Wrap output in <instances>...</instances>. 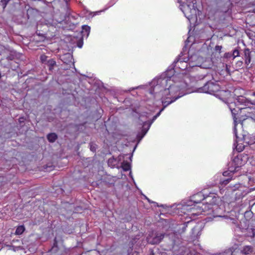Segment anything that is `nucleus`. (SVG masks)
<instances>
[{
  "label": "nucleus",
  "mask_w": 255,
  "mask_h": 255,
  "mask_svg": "<svg viewBox=\"0 0 255 255\" xmlns=\"http://www.w3.org/2000/svg\"><path fill=\"white\" fill-rule=\"evenodd\" d=\"M24 226H19L16 228L15 234L17 235H20L24 232Z\"/></svg>",
  "instance_id": "20"
},
{
  "label": "nucleus",
  "mask_w": 255,
  "mask_h": 255,
  "mask_svg": "<svg viewBox=\"0 0 255 255\" xmlns=\"http://www.w3.org/2000/svg\"><path fill=\"white\" fill-rule=\"evenodd\" d=\"M190 222H185L184 223V224H183V226L182 227V231H180V230H179V232L180 233H184L185 230H186V229L187 227V224H189Z\"/></svg>",
  "instance_id": "29"
},
{
  "label": "nucleus",
  "mask_w": 255,
  "mask_h": 255,
  "mask_svg": "<svg viewBox=\"0 0 255 255\" xmlns=\"http://www.w3.org/2000/svg\"><path fill=\"white\" fill-rule=\"evenodd\" d=\"M215 198L214 200L212 199V198H210L208 199H205L206 201V204L202 203L199 206H196L194 205V206L193 207H191L190 208V212L192 211H196V212H193V214H201L202 212H206L207 211H209L211 209L212 205L215 204L217 201V198L215 195Z\"/></svg>",
  "instance_id": "6"
},
{
  "label": "nucleus",
  "mask_w": 255,
  "mask_h": 255,
  "mask_svg": "<svg viewBox=\"0 0 255 255\" xmlns=\"http://www.w3.org/2000/svg\"><path fill=\"white\" fill-rule=\"evenodd\" d=\"M164 110V108H162L156 114V117H158L160 115L161 113Z\"/></svg>",
  "instance_id": "33"
},
{
  "label": "nucleus",
  "mask_w": 255,
  "mask_h": 255,
  "mask_svg": "<svg viewBox=\"0 0 255 255\" xmlns=\"http://www.w3.org/2000/svg\"><path fill=\"white\" fill-rule=\"evenodd\" d=\"M232 52V55H233V60H234L236 57L239 56L240 54V51H239V48L237 47L235 49L233 50Z\"/></svg>",
  "instance_id": "23"
},
{
  "label": "nucleus",
  "mask_w": 255,
  "mask_h": 255,
  "mask_svg": "<svg viewBox=\"0 0 255 255\" xmlns=\"http://www.w3.org/2000/svg\"><path fill=\"white\" fill-rule=\"evenodd\" d=\"M140 237V234H138L131 239L129 243V248L131 251L132 250L133 245L139 240Z\"/></svg>",
  "instance_id": "14"
},
{
  "label": "nucleus",
  "mask_w": 255,
  "mask_h": 255,
  "mask_svg": "<svg viewBox=\"0 0 255 255\" xmlns=\"http://www.w3.org/2000/svg\"><path fill=\"white\" fill-rule=\"evenodd\" d=\"M174 67H176L182 70H186L188 67V63L186 62H182L180 64H173Z\"/></svg>",
  "instance_id": "17"
},
{
  "label": "nucleus",
  "mask_w": 255,
  "mask_h": 255,
  "mask_svg": "<svg viewBox=\"0 0 255 255\" xmlns=\"http://www.w3.org/2000/svg\"><path fill=\"white\" fill-rule=\"evenodd\" d=\"M230 180H231V179H228L225 180L223 182L225 184H227V183H228L230 182Z\"/></svg>",
  "instance_id": "35"
},
{
  "label": "nucleus",
  "mask_w": 255,
  "mask_h": 255,
  "mask_svg": "<svg viewBox=\"0 0 255 255\" xmlns=\"http://www.w3.org/2000/svg\"><path fill=\"white\" fill-rule=\"evenodd\" d=\"M165 236V233L152 232L147 236L146 240L148 244L156 245L159 244Z\"/></svg>",
  "instance_id": "8"
},
{
  "label": "nucleus",
  "mask_w": 255,
  "mask_h": 255,
  "mask_svg": "<svg viewBox=\"0 0 255 255\" xmlns=\"http://www.w3.org/2000/svg\"><path fill=\"white\" fill-rule=\"evenodd\" d=\"M220 89V86L216 82L207 81L204 85L199 88V90L201 92L208 93L210 94L214 95L216 93L218 92Z\"/></svg>",
  "instance_id": "7"
},
{
  "label": "nucleus",
  "mask_w": 255,
  "mask_h": 255,
  "mask_svg": "<svg viewBox=\"0 0 255 255\" xmlns=\"http://www.w3.org/2000/svg\"><path fill=\"white\" fill-rule=\"evenodd\" d=\"M150 255H154V253H153V251H151Z\"/></svg>",
  "instance_id": "39"
},
{
  "label": "nucleus",
  "mask_w": 255,
  "mask_h": 255,
  "mask_svg": "<svg viewBox=\"0 0 255 255\" xmlns=\"http://www.w3.org/2000/svg\"><path fill=\"white\" fill-rule=\"evenodd\" d=\"M167 81L168 80L166 78H158L156 81V84L153 88V90L156 93L162 92V95L165 96L166 99H170L169 101L164 100L162 101L164 109L168 105L182 96V95H179V94L176 96L177 93L180 91L179 86L173 85H170L168 88L165 87L167 84Z\"/></svg>",
  "instance_id": "1"
},
{
  "label": "nucleus",
  "mask_w": 255,
  "mask_h": 255,
  "mask_svg": "<svg viewBox=\"0 0 255 255\" xmlns=\"http://www.w3.org/2000/svg\"><path fill=\"white\" fill-rule=\"evenodd\" d=\"M83 37L81 36L80 39L77 41V45L79 48H82L83 45Z\"/></svg>",
  "instance_id": "28"
},
{
  "label": "nucleus",
  "mask_w": 255,
  "mask_h": 255,
  "mask_svg": "<svg viewBox=\"0 0 255 255\" xmlns=\"http://www.w3.org/2000/svg\"><path fill=\"white\" fill-rule=\"evenodd\" d=\"M9 1L10 0H0V5L4 9Z\"/></svg>",
  "instance_id": "24"
},
{
  "label": "nucleus",
  "mask_w": 255,
  "mask_h": 255,
  "mask_svg": "<svg viewBox=\"0 0 255 255\" xmlns=\"http://www.w3.org/2000/svg\"><path fill=\"white\" fill-rule=\"evenodd\" d=\"M17 53L15 51L10 50L9 54L6 56V59L7 60H13L15 58H17Z\"/></svg>",
  "instance_id": "15"
},
{
  "label": "nucleus",
  "mask_w": 255,
  "mask_h": 255,
  "mask_svg": "<svg viewBox=\"0 0 255 255\" xmlns=\"http://www.w3.org/2000/svg\"><path fill=\"white\" fill-rule=\"evenodd\" d=\"M248 114L246 115L247 119L250 118L255 122V111L253 112H248Z\"/></svg>",
  "instance_id": "22"
},
{
  "label": "nucleus",
  "mask_w": 255,
  "mask_h": 255,
  "mask_svg": "<svg viewBox=\"0 0 255 255\" xmlns=\"http://www.w3.org/2000/svg\"><path fill=\"white\" fill-rule=\"evenodd\" d=\"M47 66L49 67V70L52 71L54 67L56 65V61L53 59H50L47 61L46 63Z\"/></svg>",
  "instance_id": "18"
},
{
  "label": "nucleus",
  "mask_w": 255,
  "mask_h": 255,
  "mask_svg": "<svg viewBox=\"0 0 255 255\" xmlns=\"http://www.w3.org/2000/svg\"><path fill=\"white\" fill-rule=\"evenodd\" d=\"M122 167L124 171H127L130 169V165L127 161H124L122 164Z\"/></svg>",
  "instance_id": "21"
},
{
  "label": "nucleus",
  "mask_w": 255,
  "mask_h": 255,
  "mask_svg": "<svg viewBox=\"0 0 255 255\" xmlns=\"http://www.w3.org/2000/svg\"><path fill=\"white\" fill-rule=\"evenodd\" d=\"M252 214V212H250L249 211H247L245 212V214L247 215V214Z\"/></svg>",
  "instance_id": "38"
},
{
  "label": "nucleus",
  "mask_w": 255,
  "mask_h": 255,
  "mask_svg": "<svg viewBox=\"0 0 255 255\" xmlns=\"http://www.w3.org/2000/svg\"><path fill=\"white\" fill-rule=\"evenodd\" d=\"M57 138V135L54 132L50 133L47 135L48 140L51 143L55 142Z\"/></svg>",
  "instance_id": "16"
},
{
  "label": "nucleus",
  "mask_w": 255,
  "mask_h": 255,
  "mask_svg": "<svg viewBox=\"0 0 255 255\" xmlns=\"http://www.w3.org/2000/svg\"><path fill=\"white\" fill-rule=\"evenodd\" d=\"M236 100V102L227 103V105L232 113L235 123L234 132L236 139L235 140L234 145H235L236 143L237 145L236 147L237 150H238L239 151H242L243 148L241 147V146L238 147V146L239 145V143H238V142L240 141V139L237 135V130L236 128L237 119L236 118V116L239 114V112L241 113L242 110H251L250 108L247 107V106H248L249 105L253 104V103H252L251 101L247 99L246 97L242 96H237Z\"/></svg>",
  "instance_id": "2"
},
{
  "label": "nucleus",
  "mask_w": 255,
  "mask_h": 255,
  "mask_svg": "<svg viewBox=\"0 0 255 255\" xmlns=\"http://www.w3.org/2000/svg\"><path fill=\"white\" fill-rule=\"evenodd\" d=\"M229 174V173H228V171H225V172H223V175L225 176L228 175Z\"/></svg>",
  "instance_id": "36"
},
{
  "label": "nucleus",
  "mask_w": 255,
  "mask_h": 255,
  "mask_svg": "<svg viewBox=\"0 0 255 255\" xmlns=\"http://www.w3.org/2000/svg\"><path fill=\"white\" fill-rule=\"evenodd\" d=\"M202 59V58L198 57L196 55H192L190 58H189L188 56L181 53L178 58L174 61L173 64H180L182 62H186L188 63V62H189L188 64L190 66L202 67V66L200 64V60Z\"/></svg>",
  "instance_id": "4"
},
{
  "label": "nucleus",
  "mask_w": 255,
  "mask_h": 255,
  "mask_svg": "<svg viewBox=\"0 0 255 255\" xmlns=\"http://www.w3.org/2000/svg\"><path fill=\"white\" fill-rule=\"evenodd\" d=\"M210 198H212L213 200L215 199V194L210 193L208 195H205L202 193H198L191 197L190 200L188 201L187 204L183 206L184 209L188 211H190V208L194 207V205L199 206L201 205V202L202 201L205 199H208Z\"/></svg>",
  "instance_id": "3"
},
{
  "label": "nucleus",
  "mask_w": 255,
  "mask_h": 255,
  "mask_svg": "<svg viewBox=\"0 0 255 255\" xmlns=\"http://www.w3.org/2000/svg\"><path fill=\"white\" fill-rule=\"evenodd\" d=\"M47 57L45 55H42L40 57V59L41 60V61L42 62V63H47V61L48 60H47Z\"/></svg>",
  "instance_id": "30"
},
{
  "label": "nucleus",
  "mask_w": 255,
  "mask_h": 255,
  "mask_svg": "<svg viewBox=\"0 0 255 255\" xmlns=\"http://www.w3.org/2000/svg\"><path fill=\"white\" fill-rule=\"evenodd\" d=\"M241 164V159L238 157H235L232 162L230 163L228 168L230 173L237 172L240 169Z\"/></svg>",
  "instance_id": "9"
},
{
  "label": "nucleus",
  "mask_w": 255,
  "mask_h": 255,
  "mask_svg": "<svg viewBox=\"0 0 255 255\" xmlns=\"http://www.w3.org/2000/svg\"><path fill=\"white\" fill-rule=\"evenodd\" d=\"M116 159L113 158H110L108 160V163L109 165L111 166H115L116 164Z\"/></svg>",
  "instance_id": "25"
},
{
  "label": "nucleus",
  "mask_w": 255,
  "mask_h": 255,
  "mask_svg": "<svg viewBox=\"0 0 255 255\" xmlns=\"http://www.w3.org/2000/svg\"><path fill=\"white\" fill-rule=\"evenodd\" d=\"M91 150L93 151H95L96 150V149L94 147H92V146H91Z\"/></svg>",
  "instance_id": "37"
},
{
  "label": "nucleus",
  "mask_w": 255,
  "mask_h": 255,
  "mask_svg": "<svg viewBox=\"0 0 255 255\" xmlns=\"http://www.w3.org/2000/svg\"><path fill=\"white\" fill-rule=\"evenodd\" d=\"M245 64L247 66L251 62V51L249 49L246 48L244 51Z\"/></svg>",
  "instance_id": "12"
},
{
  "label": "nucleus",
  "mask_w": 255,
  "mask_h": 255,
  "mask_svg": "<svg viewBox=\"0 0 255 255\" xmlns=\"http://www.w3.org/2000/svg\"><path fill=\"white\" fill-rule=\"evenodd\" d=\"M189 2L184 4V2H181L182 4H180V9L184 13L185 16L188 19H191L194 17H196L197 9L195 6L196 0H190Z\"/></svg>",
  "instance_id": "5"
},
{
  "label": "nucleus",
  "mask_w": 255,
  "mask_h": 255,
  "mask_svg": "<svg viewBox=\"0 0 255 255\" xmlns=\"http://www.w3.org/2000/svg\"><path fill=\"white\" fill-rule=\"evenodd\" d=\"M82 37H86V38H87L90 32V27L87 25H84L82 26Z\"/></svg>",
  "instance_id": "13"
},
{
  "label": "nucleus",
  "mask_w": 255,
  "mask_h": 255,
  "mask_svg": "<svg viewBox=\"0 0 255 255\" xmlns=\"http://www.w3.org/2000/svg\"><path fill=\"white\" fill-rule=\"evenodd\" d=\"M222 49V46H219V45H216L215 48V50L216 51H218L219 53L221 52Z\"/></svg>",
  "instance_id": "31"
},
{
  "label": "nucleus",
  "mask_w": 255,
  "mask_h": 255,
  "mask_svg": "<svg viewBox=\"0 0 255 255\" xmlns=\"http://www.w3.org/2000/svg\"><path fill=\"white\" fill-rule=\"evenodd\" d=\"M237 67H238L239 68L243 67V63L241 61H239L236 63Z\"/></svg>",
  "instance_id": "32"
},
{
  "label": "nucleus",
  "mask_w": 255,
  "mask_h": 255,
  "mask_svg": "<svg viewBox=\"0 0 255 255\" xmlns=\"http://www.w3.org/2000/svg\"><path fill=\"white\" fill-rule=\"evenodd\" d=\"M61 60L67 65L73 64L72 56L70 53H67L64 55L62 58Z\"/></svg>",
  "instance_id": "10"
},
{
  "label": "nucleus",
  "mask_w": 255,
  "mask_h": 255,
  "mask_svg": "<svg viewBox=\"0 0 255 255\" xmlns=\"http://www.w3.org/2000/svg\"><path fill=\"white\" fill-rule=\"evenodd\" d=\"M242 252L244 254H249L253 252V248L250 246H245L243 248Z\"/></svg>",
  "instance_id": "19"
},
{
  "label": "nucleus",
  "mask_w": 255,
  "mask_h": 255,
  "mask_svg": "<svg viewBox=\"0 0 255 255\" xmlns=\"http://www.w3.org/2000/svg\"><path fill=\"white\" fill-rule=\"evenodd\" d=\"M190 1V0H184V1L180 0V1H179V2L180 4H182V2H184V4H185L186 3H187V1L189 2Z\"/></svg>",
  "instance_id": "34"
},
{
  "label": "nucleus",
  "mask_w": 255,
  "mask_h": 255,
  "mask_svg": "<svg viewBox=\"0 0 255 255\" xmlns=\"http://www.w3.org/2000/svg\"><path fill=\"white\" fill-rule=\"evenodd\" d=\"M157 117H156V116L155 115L154 116H153V117L152 118V119L151 120V121L150 122H143V127L145 126L146 125L148 126L147 127V128L146 129H142V135L140 136V138H142L144 135L146 133L147 130H148L149 127H150L151 125L152 124V123L154 121H155L156 118Z\"/></svg>",
  "instance_id": "11"
},
{
  "label": "nucleus",
  "mask_w": 255,
  "mask_h": 255,
  "mask_svg": "<svg viewBox=\"0 0 255 255\" xmlns=\"http://www.w3.org/2000/svg\"><path fill=\"white\" fill-rule=\"evenodd\" d=\"M249 144L252 145L255 144V136L253 135L250 137V139L248 141H246Z\"/></svg>",
  "instance_id": "27"
},
{
  "label": "nucleus",
  "mask_w": 255,
  "mask_h": 255,
  "mask_svg": "<svg viewBox=\"0 0 255 255\" xmlns=\"http://www.w3.org/2000/svg\"><path fill=\"white\" fill-rule=\"evenodd\" d=\"M224 58L226 59H231L233 60L232 52H227L224 54Z\"/></svg>",
  "instance_id": "26"
},
{
  "label": "nucleus",
  "mask_w": 255,
  "mask_h": 255,
  "mask_svg": "<svg viewBox=\"0 0 255 255\" xmlns=\"http://www.w3.org/2000/svg\"><path fill=\"white\" fill-rule=\"evenodd\" d=\"M244 140H246V138L245 137H244Z\"/></svg>",
  "instance_id": "41"
},
{
  "label": "nucleus",
  "mask_w": 255,
  "mask_h": 255,
  "mask_svg": "<svg viewBox=\"0 0 255 255\" xmlns=\"http://www.w3.org/2000/svg\"><path fill=\"white\" fill-rule=\"evenodd\" d=\"M1 73H0V79L1 78Z\"/></svg>",
  "instance_id": "40"
}]
</instances>
